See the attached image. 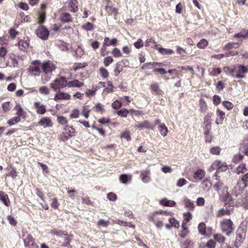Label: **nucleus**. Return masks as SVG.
Wrapping results in <instances>:
<instances>
[{"mask_svg":"<svg viewBox=\"0 0 248 248\" xmlns=\"http://www.w3.org/2000/svg\"><path fill=\"white\" fill-rule=\"evenodd\" d=\"M67 84V81L66 78L64 77H59L50 84V87L54 91H56L57 90L65 88Z\"/></svg>","mask_w":248,"mask_h":248,"instance_id":"1","label":"nucleus"},{"mask_svg":"<svg viewBox=\"0 0 248 248\" xmlns=\"http://www.w3.org/2000/svg\"><path fill=\"white\" fill-rule=\"evenodd\" d=\"M221 228L222 232L226 235H230L234 230L233 222L230 219H224L220 222Z\"/></svg>","mask_w":248,"mask_h":248,"instance_id":"2","label":"nucleus"},{"mask_svg":"<svg viewBox=\"0 0 248 248\" xmlns=\"http://www.w3.org/2000/svg\"><path fill=\"white\" fill-rule=\"evenodd\" d=\"M248 72V68L244 65H236L233 67L234 77L237 78H244Z\"/></svg>","mask_w":248,"mask_h":248,"instance_id":"3","label":"nucleus"},{"mask_svg":"<svg viewBox=\"0 0 248 248\" xmlns=\"http://www.w3.org/2000/svg\"><path fill=\"white\" fill-rule=\"evenodd\" d=\"M159 212H155L151 214L149 217V219L151 221L155 222V226L158 229L162 228L164 226L163 220L164 218L163 217H159L158 216Z\"/></svg>","mask_w":248,"mask_h":248,"instance_id":"4","label":"nucleus"},{"mask_svg":"<svg viewBox=\"0 0 248 248\" xmlns=\"http://www.w3.org/2000/svg\"><path fill=\"white\" fill-rule=\"evenodd\" d=\"M41 63L39 61H34L30 65L28 68V71L33 75H39L41 71Z\"/></svg>","mask_w":248,"mask_h":248,"instance_id":"5","label":"nucleus"},{"mask_svg":"<svg viewBox=\"0 0 248 248\" xmlns=\"http://www.w3.org/2000/svg\"><path fill=\"white\" fill-rule=\"evenodd\" d=\"M41 68L43 72L47 74L51 72L56 69L55 65L50 61H44L41 64Z\"/></svg>","mask_w":248,"mask_h":248,"instance_id":"6","label":"nucleus"},{"mask_svg":"<svg viewBox=\"0 0 248 248\" xmlns=\"http://www.w3.org/2000/svg\"><path fill=\"white\" fill-rule=\"evenodd\" d=\"M23 240L25 247L30 248H38V246L35 243L31 234H27V236L24 238Z\"/></svg>","mask_w":248,"mask_h":248,"instance_id":"7","label":"nucleus"},{"mask_svg":"<svg viewBox=\"0 0 248 248\" xmlns=\"http://www.w3.org/2000/svg\"><path fill=\"white\" fill-rule=\"evenodd\" d=\"M36 35L40 39L46 40L49 35L48 31L43 26H40L36 30Z\"/></svg>","mask_w":248,"mask_h":248,"instance_id":"8","label":"nucleus"},{"mask_svg":"<svg viewBox=\"0 0 248 248\" xmlns=\"http://www.w3.org/2000/svg\"><path fill=\"white\" fill-rule=\"evenodd\" d=\"M247 227H240L237 231L236 241L240 243L245 239L246 236Z\"/></svg>","mask_w":248,"mask_h":248,"instance_id":"9","label":"nucleus"},{"mask_svg":"<svg viewBox=\"0 0 248 248\" xmlns=\"http://www.w3.org/2000/svg\"><path fill=\"white\" fill-rule=\"evenodd\" d=\"M117 42V40L116 38H113L110 40L108 37H105L103 42V46L101 49V55L103 56L105 55L103 51H104L106 49V46L114 45L116 44Z\"/></svg>","mask_w":248,"mask_h":248,"instance_id":"10","label":"nucleus"},{"mask_svg":"<svg viewBox=\"0 0 248 248\" xmlns=\"http://www.w3.org/2000/svg\"><path fill=\"white\" fill-rule=\"evenodd\" d=\"M213 166L217 168V172H223L226 171L228 169V165L225 162H222L219 160L215 161Z\"/></svg>","mask_w":248,"mask_h":248,"instance_id":"11","label":"nucleus"},{"mask_svg":"<svg viewBox=\"0 0 248 248\" xmlns=\"http://www.w3.org/2000/svg\"><path fill=\"white\" fill-rule=\"evenodd\" d=\"M71 96L69 93L58 92L55 95L54 100L56 101L61 100H69Z\"/></svg>","mask_w":248,"mask_h":248,"instance_id":"12","label":"nucleus"},{"mask_svg":"<svg viewBox=\"0 0 248 248\" xmlns=\"http://www.w3.org/2000/svg\"><path fill=\"white\" fill-rule=\"evenodd\" d=\"M38 124L43 126L44 128L47 127H51L52 123L49 117H42L38 122Z\"/></svg>","mask_w":248,"mask_h":248,"instance_id":"13","label":"nucleus"},{"mask_svg":"<svg viewBox=\"0 0 248 248\" xmlns=\"http://www.w3.org/2000/svg\"><path fill=\"white\" fill-rule=\"evenodd\" d=\"M136 128L139 129L140 130L144 128L154 129V127L152 126L150 123L148 121H145L143 123L135 124L134 126Z\"/></svg>","mask_w":248,"mask_h":248,"instance_id":"14","label":"nucleus"},{"mask_svg":"<svg viewBox=\"0 0 248 248\" xmlns=\"http://www.w3.org/2000/svg\"><path fill=\"white\" fill-rule=\"evenodd\" d=\"M34 107L36 109L37 113L39 114H44L46 111V106L42 104L39 101L35 102Z\"/></svg>","mask_w":248,"mask_h":248,"instance_id":"15","label":"nucleus"},{"mask_svg":"<svg viewBox=\"0 0 248 248\" xmlns=\"http://www.w3.org/2000/svg\"><path fill=\"white\" fill-rule=\"evenodd\" d=\"M59 19L62 23H69L72 21L71 15L66 12L62 13L59 17Z\"/></svg>","mask_w":248,"mask_h":248,"instance_id":"16","label":"nucleus"},{"mask_svg":"<svg viewBox=\"0 0 248 248\" xmlns=\"http://www.w3.org/2000/svg\"><path fill=\"white\" fill-rule=\"evenodd\" d=\"M150 88L151 91L155 94L160 95L163 93L162 90L160 89L159 85L156 82H153L150 85Z\"/></svg>","mask_w":248,"mask_h":248,"instance_id":"17","label":"nucleus"},{"mask_svg":"<svg viewBox=\"0 0 248 248\" xmlns=\"http://www.w3.org/2000/svg\"><path fill=\"white\" fill-rule=\"evenodd\" d=\"M217 115L216 124H222L225 117V113L222 110L218 109L217 110Z\"/></svg>","mask_w":248,"mask_h":248,"instance_id":"18","label":"nucleus"},{"mask_svg":"<svg viewBox=\"0 0 248 248\" xmlns=\"http://www.w3.org/2000/svg\"><path fill=\"white\" fill-rule=\"evenodd\" d=\"M84 84L83 82L79 81L77 79H75L72 81H67V86L68 88L77 87L80 88L83 86Z\"/></svg>","mask_w":248,"mask_h":248,"instance_id":"19","label":"nucleus"},{"mask_svg":"<svg viewBox=\"0 0 248 248\" xmlns=\"http://www.w3.org/2000/svg\"><path fill=\"white\" fill-rule=\"evenodd\" d=\"M212 116L211 113H208L204 118L203 123L206 129H211V118Z\"/></svg>","mask_w":248,"mask_h":248,"instance_id":"20","label":"nucleus"},{"mask_svg":"<svg viewBox=\"0 0 248 248\" xmlns=\"http://www.w3.org/2000/svg\"><path fill=\"white\" fill-rule=\"evenodd\" d=\"M29 41L28 40H21L19 41L18 46L19 49L26 51L29 46Z\"/></svg>","mask_w":248,"mask_h":248,"instance_id":"21","label":"nucleus"},{"mask_svg":"<svg viewBox=\"0 0 248 248\" xmlns=\"http://www.w3.org/2000/svg\"><path fill=\"white\" fill-rule=\"evenodd\" d=\"M78 2L77 0H70L68 2V6L71 12L76 13L78 11Z\"/></svg>","mask_w":248,"mask_h":248,"instance_id":"22","label":"nucleus"},{"mask_svg":"<svg viewBox=\"0 0 248 248\" xmlns=\"http://www.w3.org/2000/svg\"><path fill=\"white\" fill-rule=\"evenodd\" d=\"M150 174V171L149 170H145L141 172L140 177L144 183H147L151 181V178L149 176Z\"/></svg>","mask_w":248,"mask_h":248,"instance_id":"23","label":"nucleus"},{"mask_svg":"<svg viewBox=\"0 0 248 248\" xmlns=\"http://www.w3.org/2000/svg\"><path fill=\"white\" fill-rule=\"evenodd\" d=\"M213 177L217 181L215 184L214 187L216 188V190L219 192L221 188H223L224 184L222 182L219 180V176L217 174H215Z\"/></svg>","mask_w":248,"mask_h":248,"instance_id":"24","label":"nucleus"},{"mask_svg":"<svg viewBox=\"0 0 248 248\" xmlns=\"http://www.w3.org/2000/svg\"><path fill=\"white\" fill-rule=\"evenodd\" d=\"M132 178V175L124 174L120 175L119 180L122 183L126 184L131 181Z\"/></svg>","mask_w":248,"mask_h":248,"instance_id":"25","label":"nucleus"},{"mask_svg":"<svg viewBox=\"0 0 248 248\" xmlns=\"http://www.w3.org/2000/svg\"><path fill=\"white\" fill-rule=\"evenodd\" d=\"M205 171L202 169L197 170L194 174V178L197 181L201 180L205 176Z\"/></svg>","mask_w":248,"mask_h":248,"instance_id":"26","label":"nucleus"},{"mask_svg":"<svg viewBox=\"0 0 248 248\" xmlns=\"http://www.w3.org/2000/svg\"><path fill=\"white\" fill-rule=\"evenodd\" d=\"M230 215V211L227 208H220L219 209L217 214L216 217H221L225 215Z\"/></svg>","mask_w":248,"mask_h":248,"instance_id":"27","label":"nucleus"},{"mask_svg":"<svg viewBox=\"0 0 248 248\" xmlns=\"http://www.w3.org/2000/svg\"><path fill=\"white\" fill-rule=\"evenodd\" d=\"M0 201H1L5 205L9 206L10 204V201L8 195L5 194L3 191L0 192Z\"/></svg>","mask_w":248,"mask_h":248,"instance_id":"28","label":"nucleus"},{"mask_svg":"<svg viewBox=\"0 0 248 248\" xmlns=\"http://www.w3.org/2000/svg\"><path fill=\"white\" fill-rule=\"evenodd\" d=\"M160 203L163 206L167 207H174L176 205V202L174 201L168 200L167 199L161 200Z\"/></svg>","mask_w":248,"mask_h":248,"instance_id":"29","label":"nucleus"},{"mask_svg":"<svg viewBox=\"0 0 248 248\" xmlns=\"http://www.w3.org/2000/svg\"><path fill=\"white\" fill-rule=\"evenodd\" d=\"M14 109L16 111V115H17V117H19L20 118V117L23 116L24 117V111L19 104H16L14 108Z\"/></svg>","mask_w":248,"mask_h":248,"instance_id":"30","label":"nucleus"},{"mask_svg":"<svg viewBox=\"0 0 248 248\" xmlns=\"http://www.w3.org/2000/svg\"><path fill=\"white\" fill-rule=\"evenodd\" d=\"M184 204L186 207L188 208L190 210H193L195 208V206L193 202L190 199L187 198H185L183 201Z\"/></svg>","mask_w":248,"mask_h":248,"instance_id":"31","label":"nucleus"},{"mask_svg":"<svg viewBox=\"0 0 248 248\" xmlns=\"http://www.w3.org/2000/svg\"><path fill=\"white\" fill-rule=\"evenodd\" d=\"M63 130L68 134L67 136H69V138L74 136L76 131L75 129L72 127L68 125H66L63 128Z\"/></svg>","mask_w":248,"mask_h":248,"instance_id":"32","label":"nucleus"},{"mask_svg":"<svg viewBox=\"0 0 248 248\" xmlns=\"http://www.w3.org/2000/svg\"><path fill=\"white\" fill-rule=\"evenodd\" d=\"M158 130L160 134L163 137H166L169 131L168 128L164 124H160L158 126Z\"/></svg>","mask_w":248,"mask_h":248,"instance_id":"33","label":"nucleus"},{"mask_svg":"<svg viewBox=\"0 0 248 248\" xmlns=\"http://www.w3.org/2000/svg\"><path fill=\"white\" fill-rule=\"evenodd\" d=\"M240 45L238 43L230 42L226 44L223 47V50H228L233 48H238Z\"/></svg>","mask_w":248,"mask_h":248,"instance_id":"34","label":"nucleus"},{"mask_svg":"<svg viewBox=\"0 0 248 248\" xmlns=\"http://www.w3.org/2000/svg\"><path fill=\"white\" fill-rule=\"evenodd\" d=\"M198 229L201 234L205 236H207L206 233V226L204 223H200L198 225Z\"/></svg>","mask_w":248,"mask_h":248,"instance_id":"35","label":"nucleus"},{"mask_svg":"<svg viewBox=\"0 0 248 248\" xmlns=\"http://www.w3.org/2000/svg\"><path fill=\"white\" fill-rule=\"evenodd\" d=\"M116 224L124 227H128L129 228H135V226L132 224L130 222L122 221L120 220H116L115 221Z\"/></svg>","mask_w":248,"mask_h":248,"instance_id":"36","label":"nucleus"},{"mask_svg":"<svg viewBox=\"0 0 248 248\" xmlns=\"http://www.w3.org/2000/svg\"><path fill=\"white\" fill-rule=\"evenodd\" d=\"M243 188L244 187H241L240 186V183L238 182L237 185L234 187V189L232 190V194L236 197L238 196L242 193Z\"/></svg>","mask_w":248,"mask_h":248,"instance_id":"37","label":"nucleus"},{"mask_svg":"<svg viewBox=\"0 0 248 248\" xmlns=\"http://www.w3.org/2000/svg\"><path fill=\"white\" fill-rule=\"evenodd\" d=\"M247 170V169L246 167V165L244 164H241L238 166L235 169V172L239 174L240 173H244Z\"/></svg>","mask_w":248,"mask_h":248,"instance_id":"38","label":"nucleus"},{"mask_svg":"<svg viewBox=\"0 0 248 248\" xmlns=\"http://www.w3.org/2000/svg\"><path fill=\"white\" fill-rule=\"evenodd\" d=\"M160 53L162 55H171L172 54L174 51L171 49H167L163 47H159L157 48Z\"/></svg>","mask_w":248,"mask_h":248,"instance_id":"39","label":"nucleus"},{"mask_svg":"<svg viewBox=\"0 0 248 248\" xmlns=\"http://www.w3.org/2000/svg\"><path fill=\"white\" fill-rule=\"evenodd\" d=\"M211 186V183L207 180H204L201 183V187L205 191H208Z\"/></svg>","mask_w":248,"mask_h":248,"instance_id":"40","label":"nucleus"},{"mask_svg":"<svg viewBox=\"0 0 248 248\" xmlns=\"http://www.w3.org/2000/svg\"><path fill=\"white\" fill-rule=\"evenodd\" d=\"M199 104L200 106V111L202 113H204L207 110L208 108L205 101L203 99H201L199 101Z\"/></svg>","mask_w":248,"mask_h":248,"instance_id":"41","label":"nucleus"},{"mask_svg":"<svg viewBox=\"0 0 248 248\" xmlns=\"http://www.w3.org/2000/svg\"><path fill=\"white\" fill-rule=\"evenodd\" d=\"M184 216V219L183 220V222H186L188 223L192 218V214L188 211L183 214Z\"/></svg>","mask_w":248,"mask_h":248,"instance_id":"42","label":"nucleus"},{"mask_svg":"<svg viewBox=\"0 0 248 248\" xmlns=\"http://www.w3.org/2000/svg\"><path fill=\"white\" fill-rule=\"evenodd\" d=\"M208 41L205 39H202L198 43L197 46L200 48L203 49L206 47L208 46Z\"/></svg>","mask_w":248,"mask_h":248,"instance_id":"43","label":"nucleus"},{"mask_svg":"<svg viewBox=\"0 0 248 248\" xmlns=\"http://www.w3.org/2000/svg\"><path fill=\"white\" fill-rule=\"evenodd\" d=\"M169 221L172 226V227H175L176 229H178L179 228V222L175 218H170Z\"/></svg>","mask_w":248,"mask_h":248,"instance_id":"44","label":"nucleus"},{"mask_svg":"<svg viewBox=\"0 0 248 248\" xmlns=\"http://www.w3.org/2000/svg\"><path fill=\"white\" fill-rule=\"evenodd\" d=\"M214 238L216 241L219 243H223L225 239V237L221 234H215Z\"/></svg>","mask_w":248,"mask_h":248,"instance_id":"45","label":"nucleus"},{"mask_svg":"<svg viewBox=\"0 0 248 248\" xmlns=\"http://www.w3.org/2000/svg\"><path fill=\"white\" fill-rule=\"evenodd\" d=\"M221 151V148L218 146L213 147L210 149L211 154L215 155H219Z\"/></svg>","mask_w":248,"mask_h":248,"instance_id":"46","label":"nucleus"},{"mask_svg":"<svg viewBox=\"0 0 248 248\" xmlns=\"http://www.w3.org/2000/svg\"><path fill=\"white\" fill-rule=\"evenodd\" d=\"M129 111L126 108H122L117 112V114L121 117H126Z\"/></svg>","mask_w":248,"mask_h":248,"instance_id":"47","label":"nucleus"},{"mask_svg":"<svg viewBox=\"0 0 248 248\" xmlns=\"http://www.w3.org/2000/svg\"><path fill=\"white\" fill-rule=\"evenodd\" d=\"M20 120H21L20 118H19V117H14V118H12V119L9 120L7 121V123L10 125H14L16 124L19 122L20 121Z\"/></svg>","mask_w":248,"mask_h":248,"instance_id":"48","label":"nucleus"},{"mask_svg":"<svg viewBox=\"0 0 248 248\" xmlns=\"http://www.w3.org/2000/svg\"><path fill=\"white\" fill-rule=\"evenodd\" d=\"M99 71L101 76L103 78H108V70L106 69L103 67H101L99 69Z\"/></svg>","mask_w":248,"mask_h":248,"instance_id":"49","label":"nucleus"},{"mask_svg":"<svg viewBox=\"0 0 248 248\" xmlns=\"http://www.w3.org/2000/svg\"><path fill=\"white\" fill-rule=\"evenodd\" d=\"M79 115V111L78 109H74L72 110L71 113L70 115V118L71 119H76L78 118Z\"/></svg>","mask_w":248,"mask_h":248,"instance_id":"50","label":"nucleus"},{"mask_svg":"<svg viewBox=\"0 0 248 248\" xmlns=\"http://www.w3.org/2000/svg\"><path fill=\"white\" fill-rule=\"evenodd\" d=\"M120 137L121 138H124L127 141H130L131 140L129 132L128 131L122 132L121 134Z\"/></svg>","mask_w":248,"mask_h":248,"instance_id":"51","label":"nucleus"},{"mask_svg":"<svg viewBox=\"0 0 248 248\" xmlns=\"http://www.w3.org/2000/svg\"><path fill=\"white\" fill-rule=\"evenodd\" d=\"M223 71L228 75H230L232 77H234V73H233V68H231L228 66H225L223 68Z\"/></svg>","mask_w":248,"mask_h":248,"instance_id":"52","label":"nucleus"},{"mask_svg":"<svg viewBox=\"0 0 248 248\" xmlns=\"http://www.w3.org/2000/svg\"><path fill=\"white\" fill-rule=\"evenodd\" d=\"M112 54L113 56V57L117 58V57H121L122 56V54L121 52L120 51V50L118 49V48H114L112 50Z\"/></svg>","mask_w":248,"mask_h":248,"instance_id":"53","label":"nucleus"},{"mask_svg":"<svg viewBox=\"0 0 248 248\" xmlns=\"http://www.w3.org/2000/svg\"><path fill=\"white\" fill-rule=\"evenodd\" d=\"M58 122L62 125L66 124L68 123V121L65 117L63 116H57Z\"/></svg>","mask_w":248,"mask_h":248,"instance_id":"54","label":"nucleus"},{"mask_svg":"<svg viewBox=\"0 0 248 248\" xmlns=\"http://www.w3.org/2000/svg\"><path fill=\"white\" fill-rule=\"evenodd\" d=\"M82 28L86 31H92L93 29V25L90 22H87L82 26Z\"/></svg>","mask_w":248,"mask_h":248,"instance_id":"55","label":"nucleus"},{"mask_svg":"<svg viewBox=\"0 0 248 248\" xmlns=\"http://www.w3.org/2000/svg\"><path fill=\"white\" fill-rule=\"evenodd\" d=\"M243 158V156L240 154H237L234 155L232 158V161L235 163H238L241 161Z\"/></svg>","mask_w":248,"mask_h":248,"instance_id":"56","label":"nucleus"},{"mask_svg":"<svg viewBox=\"0 0 248 248\" xmlns=\"http://www.w3.org/2000/svg\"><path fill=\"white\" fill-rule=\"evenodd\" d=\"M122 106V102L120 101L117 100L114 101L111 104L112 108L115 109L120 108Z\"/></svg>","mask_w":248,"mask_h":248,"instance_id":"57","label":"nucleus"},{"mask_svg":"<svg viewBox=\"0 0 248 248\" xmlns=\"http://www.w3.org/2000/svg\"><path fill=\"white\" fill-rule=\"evenodd\" d=\"M187 183V182L186 179L184 178H180L178 180L176 183V186L178 187H182L186 185Z\"/></svg>","mask_w":248,"mask_h":248,"instance_id":"58","label":"nucleus"},{"mask_svg":"<svg viewBox=\"0 0 248 248\" xmlns=\"http://www.w3.org/2000/svg\"><path fill=\"white\" fill-rule=\"evenodd\" d=\"M113 59L110 56H108L104 59L103 63L106 66H108L113 62Z\"/></svg>","mask_w":248,"mask_h":248,"instance_id":"59","label":"nucleus"},{"mask_svg":"<svg viewBox=\"0 0 248 248\" xmlns=\"http://www.w3.org/2000/svg\"><path fill=\"white\" fill-rule=\"evenodd\" d=\"M134 46L136 48H140L143 46L144 43L141 39H139L138 41L134 43Z\"/></svg>","mask_w":248,"mask_h":248,"instance_id":"60","label":"nucleus"},{"mask_svg":"<svg viewBox=\"0 0 248 248\" xmlns=\"http://www.w3.org/2000/svg\"><path fill=\"white\" fill-rule=\"evenodd\" d=\"M40 93L43 94L48 95L49 90L46 86H42L39 89Z\"/></svg>","mask_w":248,"mask_h":248,"instance_id":"61","label":"nucleus"},{"mask_svg":"<svg viewBox=\"0 0 248 248\" xmlns=\"http://www.w3.org/2000/svg\"><path fill=\"white\" fill-rule=\"evenodd\" d=\"M223 106L228 110H231L232 108L233 105V104L229 101H225L222 103Z\"/></svg>","mask_w":248,"mask_h":248,"instance_id":"62","label":"nucleus"},{"mask_svg":"<svg viewBox=\"0 0 248 248\" xmlns=\"http://www.w3.org/2000/svg\"><path fill=\"white\" fill-rule=\"evenodd\" d=\"M242 181L244 184V187L248 186V172L242 176Z\"/></svg>","mask_w":248,"mask_h":248,"instance_id":"63","label":"nucleus"},{"mask_svg":"<svg viewBox=\"0 0 248 248\" xmlns=\"http://www.w3.org/2000/svg\"><path fill=\"white\" fill-rule=\"evenodd\" d=\"M52 234H55L58 236H62L63 235H66L64 232L61 230H57L53 229L51 231Z\"/></svg>","mask_w":248,"mask_h":248,"instance_id":"64","label":"nucleus"}]
</instances>
